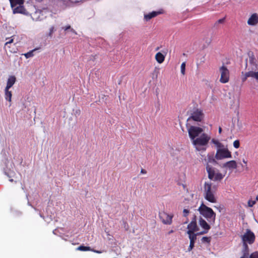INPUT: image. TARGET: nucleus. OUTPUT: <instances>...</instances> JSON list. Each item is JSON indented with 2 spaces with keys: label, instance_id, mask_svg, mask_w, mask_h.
I'll use <instances>...</instances> for the list:
<instances>
[{
  "label": "nucleus",
  "instance_id": "e433bc0d",
  "mask_svg": "<svg viewBox=\"0 0 258 258\" xmlns=\"http://www.w3.org/2000/svg\"><path fill=\"white\" fill-rule=\"evenodd\" d=\"M255 204V202L254 201L249 200L248 202V206L252 207Z\"/></svg>",
  "mask_w": 258,
  "mask_h": 258
},
{
  "label": "nucleus",
  "instance_id": "c85d7f7f",
  "mask_svg": "<svg viewBox=\"0 0 258 258\" xmlns=\"http://www.w3.org/2000/svg\"><path fill=\"white\" fill-rule=\"evenodd\" d=\"M211 238L210 237H203L202 238L201 241L203 243H207L209 244L211 242Z\"/></svg>",
  "mask_w": 258,
  "mask_h": 258
},
{
  "label": "nucleus",
  "instance_id": "c9c22d12",
  "mask_svg": "<svg viewBox=\"0 0 258 258\" xmlns=\"http://www.w3.org/2000/svg\"><path fill=\"white\" fill-rule=\"evenodd\" d=\"M225 17H224L222 19H220L216 22L215 25L223 23L225 22Z\"/></svg>",
  "mask_w": 258,
  "mask_h": 258
},
{
  "label": "nucleus",
  "instance_id": "ea45409f",
  "mask_svg": "<svg viewBox=\"0 0 258 258\" xmlns=\"http://www.w3.org/2000/svg\"><path fill=\"white\" fill-rule=\"evenodd\" d=\"M247 78H248V77H246V74H245L244 76L243 77H242V82H245L246 80V79H247Z\"/></svg>",
  "mask_w": 258,
  "mask_h": 258
},
{
  "label": "nucleus",
  "instance_id": "de8ad7c7",
  "mask_svg": "<svg viewBox=\"0 0 258 258\" xmlns=\"http://www.w3.org/2000/svg\"><path fill=\"white\" fill-rule=\"evenodd\" d=\"M92 57H93V60H95L96 58H95V56H92Z\"/></svg>",
  "mask_w": 258,
  "mask_h": 258
},
{
  "label": "nucleus",
  "instance_id": "aec40b11",
  "mask_svg": "<svg viewBox=\"0 0 258 258\" xmlns=\"http://www.w3.org/2000/svg\"><path fill=\"white\" fill-rule=\"evenodd\" d=\"M25 11V8L22 5H19V6L14 8L13 9V13H21L23 14L24 13V11Z\"/></svg>",
  "mask_w": 258,
  "mask_h": 258
},
{
  "label": "nucleus",
  "instance_id": "393cba45",
  "mask_svg": "<svg viewBox=\"0 0 258 258\" xmlns=\"http://www.w3.org/2000/svg\"><path fill=\"white\" fill-rule=\"evenodd\" d=\"M14 35L12 36L11 38H7L6 40H9L5 44V46H9V45H11L14 42Z\"/></svg>",
  "mask_w": 258,
  "mask_h": 258
},
{
  "label": "nucleus",
  "instance_id": "f8f14e48",
  "mask_svg": "<svg viewBox=\"0 0 258 258\" xmlns=\"http://www.w3.org/2000/svg\"><path fill=\"white\" fill-rule=\"evenodd\" d=\"M187 228L188 229L187 231V234H199V233H195V232H197L199 230V228L198 227L197 223L190 222L188 224Z\"/></svg>",
  "mask_w": 258,
  "mask_h": 258
},
{
  "label": "nucleus",
  "instance_id": "8fccbe9b",
  "mask_svg": "<svg viewBox=\"0 0 258 258\" xmlns=\"http://www.w3.org/2000/svg\"><path fill=\"white\" fill-rule=\"evenodd\" d=\"M159 47H157V48H156V50H159Z\"/></svg>",
  "mask_w": 258,
  "mask_h": 258
},
{
  "label": "nucleus",
  "instance_id": "49530a36",
  "mask_svg": "<svg viewBox=\"0 0 258 258\" xmlns=\"http://www.w3.org/2000/svg\"><path fill=\"white\" fill-rule=\"evenodd\" d=\"M218 132H219V134H221V132H222V128H221V127H219Z\"/></svg>",
  "mask_w": 258,
  "mask_h": 258
},
{
  "label": "nucleus",
  "instance_id": "f3484780",
  "mask_svg": "<svg viewBox=\"0 0 258 258\" xmlns=\"http://www.w3.org/2000/svg\"><path fill=\"white\" fill-rule=\"evenodd\" d=\"M16 81V78L15 76H10L7 81L6 88H11Z\"/></svg>",
  "mask_w": 258,
  "mask_h": 258
},
{
  "label": "nucleus",
  "instance_id": "a19ab883",
  "mask_svg": "<svg viewBox=\"0 0 258 258\" xmlns=\"http://www.w3.org/2000/svg\"><path fill=\"white\" fill-rule=\"evenodd\" d=\"M141 173L142 174H146L147 173V171L145 169H142L141 170Z\"/></svg>",
  "mask_w": 258,
  "mask_h": 258
},
{
  "label": "nucleus",
  "instance_id": "37998d69",
  "mask_svg": "<svg viewBox=\"0 0 258 258\" xmlns=\"http://www.w3.org/2000/svg\"><path fill=\"white\" fill-rule=\"evenodd\" d=\"M174 232V230L171 229V230H170L169 231H168V232L167 233V234L168 235H170L171 234V233H173Z\"/></svg>",
  "mask_w": 258,
  "mask_h": 258
},
{
  "label": "nucleus",
  "instance_id": "f03ea898",
  "mask_svg": "<svg viewBox=\"0 0 258 258\" xmlns=\"http://www.w3.org/2000/svg\"><path fill=\"white\" fill-rule=\"evenodd\" d=\"M202 162L206 165V168L208 174V178L210 179H213L215 174V168L209 165V163L213 164H217L216 158H214L212 155H207V157L205 155H201Z\"/></svg>",
  "mask_w": 258,
  "mask_h": 258
},
{
  "label": "nucleus",
  "instance_id": "a18cd8bd",
  "mask_svg": "<svg viewBox=\"0 0 258 258\" xmlns=\"http://www.w3.org/2000/svg\"><path fill=\"white\" fill-rule=\"evenodd\" d=\"M255 79L258 82V72H256V74L255 75Z\"/></svg>",
  "mask_w": 258,
  "mask_h": 258
},
{
  "label": "nucleus",
  "instance_id": "412c9836",
  "mask_svg": "<svg viewBox=\"0 0 258 258\" xmlns=\"http://www.w3.org/2000/svg\"><path fill=\"white\" fill-rule=\"evenodd\" d=\"M12 8H14L17 5H21L24 3V0H9Z\"/></svg>",
  "mask_w": 258,
  "mask_h": 258
},
{
  "label": "nucleus",
  "instance_id": "72a5a7b5",
  "mask_svg": "<svg viewBox=\"0 0 258 258\" xmlns=\"http://www.w3.org/2000/svg\"><path fill=\"white\" fill-rule=\"evenodd\" d=\"M6 50H8L11 53H15L16 51L15 49H11V45H9V46H5Z\"/></svg>",
  "mask_w": 258,
  "mask_h": 258
},
{
  "label": "nucleus",
  "instance_id": "f257e3e1",
  "mask_svg": "<svg viewBox=\"0 0 258 258\" xmlns=\"http://www.w3.org/2000/svg\"><path fill=\"white\" fill-rule=\"evenodd\" d=\"M210 140L211 137L209 135L203 133L201 136L193 140L192 144L196 151L202 153L206 151Z\"/></svg>",
  "mask_w": 258,
  "mask_h": 258
},
{
  "label": "nucleus",
  "instance_id": "b1692460",
  "mask_svg": "<svg viewBox=\"0 0 258 258\" xmlns=\"http://www.w3.org/2000/svg\"><path fill=\"white\" fill-rule=\"evenodd\" d=\"M224 176V175H223L222 173L217 172L214 174V178L212 180L214 181H220L221 180Z\"/></svg>",
  "mask_w": 258,
  "mask_h": 258
},
{
  "label": "nucleus",
  "instance_id": "4be33fe9",
  "mask_svg": "<svg viewBox=\"0 0 258 258\" xmlns=\"http://www.w3.org/2000/svg\"><path fill=\"white\" fill-rule=\"evenodd\" d=\"M211 143L214 144L217 149H221L225 146L222 143L220 142L219 140L215 139H212Z\"/></svg>",
  "mask_w": 258,
  "mask_h": 258
},
{
  "label": "nucleus",
  "instance_id": "a878e982",
  "mask_svg": "<svg viewBox=\"0 0 258 258\" xmlns=\"http://www.w3.org/2000/svg\"><path fill=\"white\" fill-rule=\"evenodd\" d=\"M77 249L79 250H81V251H89V250H91V249L90 247H89V246H83V245H81V246H79L77 248Z\"/></svg>",
  "mask_w": 258,
  "mask_h": 258
},
{
  "label": "nucleus",
  "instance_id": "0eeeda50",
  "mask_svg": "<svg viewBox=\"0 0 258 258\" xmlns=\"http://www.w3.org/2000/svg\"><path fill=\"white\" fill-rule=\"evenodd\" d=\"M189 137L191 141L200 137L199 135L203 132V129L200 127L190 125L187 129Z\"/></svg>",
  "mask_w": 258,
  "mask_h": 258
},
{
  "label": "nucleus",
  "instance_id": "20e7f679",
  "mask_svg": "<svg viewBox=\"0 0 258 258\" xmlns=\"http://www.w3.org/2000/svg\"><path fill=\"white\" fill-rule=\"evenodd\" d=\"M204 197L208 201L212 203H216V199L214 195V192L212 189V183L206 182L204 186Z\"/></svg>",
  "mask_w": 258,
  "mask_h": 258
},
{
  "label": "nucleus",
  "instance_id": "f704fd0d",
  "mask_svg": "<svg viewBox=\"0 0 258 258\" xmlns=\"http://www.w3.org/2000/svg\"><path fill=\"white\" fill-rule=\"evenodd\" d=\"M63 29L64 30V31H67L69 29H71L72 32L76 34V32H75V31L73 29L71 28V26L70 25H68V26H67L63 27Z\"/></svg>",
  "mask_w": 258,
  "mask_h": 258
},
{
  "label": "nucleus",
  "instance_id": "423d86ee",
  "mask_svg": "<svg viewBox=\"0 0 258 258\" xmlns=\"http://www.w3.org/2000/svg\"><path fill=\"white\" fill-rule=\"evenodd\" d=\"M255 235L253 232L249 229H247L246 232L241 236L243 246H248V244H252L255 240Z\"/></svg>",
  "mask_w": 258,
  "mask_h": 258
},
{
  "label": "nucleus",
  "instance_id": "c03bdc74",
  "mask_svg": "<svg viewBox=\"0 0 258 258\" xmlns=\"http://www.w3.org/2000/svg\"><path fill=\"white\" fill-rule=\"evenodd\" d=\"M253 55H252L251 57H250V61L251 63L253 61Z\"/></svg>",
  "mask_w": 258,
  "mask_h": 258
},
{
  "label": "nucleus",
  "instance_id": "bb28decb",
  "mask_svg": "<svg viewBox=\"0 0 258 258\" xmlns=\"http://www.w3.org/2000/svg\"><path fill=\"white\" fill-rule=\"evenodd\" d=\"M245 74H246V77H248V78L251 77L253 78H255L256 72L249 71L248 72L245 73Z\"/></svg>",
  "mask_w": 258,
  "mask_h": 258
},
{
  "label": "nucleus",
  "instance_id": "4468645a",
  "mask_svg": "<svg viewBox=\"0 0 258 258\" xmlns=\"http://www.w3.org/2000/svg\"><path fill=\"white\" fill-rule=\"evenodd\" d=\"M248 25L255 26L258 24V14L254 13L251 15L247 21Z\"/></svg>",
  "mask_w": 258,
  "mask_h": 258
},
{
  "label": "nucleus",
  "instance_id": "6ab92c4d",
  "mask_svg": "<svg viewBox=\"0 0 258 258\" xmlns=\"http://www.w3.org/2000/svg\"><path fill=\"white\" fill-rule=\"evenodd\" d=\"M155 59L159 63H162L165 60V56L161 52H157L155 55Z\"/></svg>",
  "mask_w": 258,
  "mask_h": 258
},
{
  "label": "nucleus",
  "instance_id": "cd10ccee",
  "mask_svg": "<svg viewBox=\"0 0 258 258\" xmlns=\"http://www.w3.org/2000/svg\"><path fill=\"white\" fill-rule=\"evenodd\" d=\"M34 51H35V49L31 50V51L28 52L27 53L24 54V55L26 58L31 57L32 56H33V55H34L33 52Z\"/></svg>",
  "mask_w": 258,
  "mask_h": 258
},
{
  "label": "nucleus",
  "instance_id": "3c124183",
  "mask_svg": "<svg viewBox=\"0 0 258 258\" xmlns=\"http://www.w3.org/2000/svg\"><path fill=\"white\" fill-rule=\"evenodd\" d=\"M10 181L11 182H12V181H13V179H10Z\"/></svg>",
  "mask_w": 258,
  "mask_h": 258
},
{
  "label": "nucleus",
  "instance_id": "dca6fc26",
  "mask_svg": "<svg viewBox=\"0 0 258 258\" xmlns=\"http://www.w3.org/2000/svg\"><path fill=\"white\" fill-rule=\"evenodd\" d=\"M162 13V12L161 11H153L151 13H150L148 14H146L144 15V19L146 20V21H149L150 20V19H151L152 18H154V17H155L156 16H157V15L160 14Z\"/></svg>",
  "mask_w": 258,
  "mask_h": 258
},
{
  "label": "nucleus",
  "instance_id": "7c9ffc66",
  "mask_svg": "<svg viewBox=\"0 0 258 258\" xmlns=\"http://www.w3.org/2000/svg\"><path fill=\"white\" fill-rule=\"evenodd\" d=\"M249 258H258V251H254L251 253Z\"/></svg>",
  "mask_w": 258,
  "mask_h": 258
},
{
  "label": "nucleus",
  "instance_id": "79ce46f5",
  "mask_svg": "<svg viewBox=\"0 0 258 258\" xmlns=\"http://www.w3.org/2000/svg\"><path fill=\"white\" fill-rule=\"evenodd\" d=\"M92 250L97 253H101L102 252V251H99V250Z\"/></svg>",
  "mask_w": 258,
  "mask_h": 258
},
{
  "label": "nucleus",
  "instance_id": "09e8293b",
  "mask_svg": "<svg viewBox=\"0 0 258 258\" xmlns=\"http://www.w3.org/2000/svg\"><path fill=\"white\" fill-rule=\"evenodd\" d=\"M243 162L246 164L247 163V162L244 159H243Z\"/></svg>",
  "mask_w": 258,
  "mask_h": 258
},
{
  "label": "nucleus",
  "instance_id": "2eb2a0df",
  "mask_svg": "<svg viewBox=\"0 0 258 258\" xmlns=\"http://www.w3.org/2000/svg\"><path fill=\"white\" fill-rule=\"evenodd\" d=\"M190 240L189 245L188 247V251H191L194 247L195 241L197 239V236L198 234H188Z\"/></svg>",
  "mask_w": 258,
  "mask_h": 258
},
{
  "label": "nucleus",
  "instance_id": "6e6552de",
  "mask_svg": "<svg viewBox=\"0 0 258 258\" xmlns=\"http://www.w3.org/2000/svg\"><path fill=\"white\" fill-rule=\"evenodd\" d=\"M219 71L220 73V82L223 84L228 82L230 76L228 69L225 66H223L220 68Z\"/></svg>",
  "mask_w": 258,
  "mask_h": 258
},
{
  "label": "nucleus",
  "instance_id": "c756f323",
  "mask_svg": "<svg viewBox=\"0 0 258 258\" xmlns=\"http://www.w3.org/2000/svg\"><path fill=\"white\" fill-rule=\"evenodd\" d=\"M185 66L186 63L185 62H183L181 64V73L184 75L185 74Z\"/></svg>",
  "mask_w": 258,
  "mask_h": 258
},
{
  "label": "nucleus",
  "instance_id": "603ef678",
  "mask_svg": "<svg viewBox=\"0 0 258 258\" xmlns=\"http://www.w3.org/2000/svg\"><path fill=\"white\" fill-rule=\"evenodd\" d=\"M187 222H188V220H187L185 221V223H187Z\"/></svg>",
  "mask_w": 258,
  "mask_h": 258
},
{
  "label": "nucleus",
  "instance_id": "9d476101",
  "mask_svg": "<svg viewBox=\"0 0 258 258\" xmlns=\"http://www.w3.org/2000/svg\"><path fill=\"white\" fill-rule=\"evenodd\" d=\"M204 117V114L202 110L201 109H197L191 113V116L188 118V120L192 119L196 121H201Z\"/></svg>",
  "mask_w": 258,
  "mask_h": 258
},
{
  "label": "nucleus",
  "instance_id": "7ed1b4c3",
  "mask_svg": "<svg viewBox=\"0 0 258 258\" xmlns=\"http://www.w3.org/2000/svg\"><path fill=\"white\" fill-rule=\"evenodd\" d=\"M200 214L206 218L210 223H215L216 220V213L213 210L204 203H202L198 209Z\"/></svg>",
  "mask_w": 258,
  "mask_h": 258
},
{
  "label": "nucleus",
  "instance_id": "9b49d317",
  "mask_svg": "<svg viewBox=\"0 0 258 258\" xmlns=\"http://www.w3.org/2000/svg\"><path fill=\"white\" fill-rule=\"evenodd\" d=\"M199 224L203 229V231L199 233L200 235L207 233L211 228L210 225L202 217H200L199 220Z\"/></svg>",
  "mask_w": 258,
  "mask_h": 258
},
{
  "label": "nucleus",
  "instance_id": "58836bf2",
  "mask_svg": "<svg viewBox=\"0 0 258 258\" xmlns=\"http://www.w3.org/2000/svg\"><path fill=\"white\" fill-rule=\"evenodd\" d=\"M191 222L197 223V216L195 215H194Z\"/></svg>",
  "mask_w": 258,
  "mask_h": 258
},
{
  "label": "nucleus",
  "instance_id": "a211bd4d",
  "mask_svg": "<svg viewBox=\"0 0 258 258\" xmlns=\"http://www.w3.org/2000/svg\"><path fill=\"white\" fill-rule=\"evenodd\" d=\"M10 88H5V98L6 100L10 103L12 102V92L10 91Z\"/></svg>",
  "mask_w": 258,
  "mask_h": 258
},
{
  "label": "nucleus",
  "instance_id": "5701e85b",
  "mask_svg": "<svg viewBox=\"0 0 258 258\" xmlns=\"http://www.w3.org/2000/svg\"><path fill=\"white\" fill-rule=\"evenodd\" d=\"M242 256L240 258H248L249 256V248L248 246H243L242 250Z\"/></svg>",
  "mask_w": 258,
  "mask_h": 258
},
{
  "label": "nucleus",
  "instance_id": "4c0bfd02",
  "mask_svg": "<svg viewBox=\"0 0 258 258\" xmlns=\"http://www.w3.org/2000/svg\"><path fill=\"white\" fill-rule=\"evenodd\" d=\"M54 27L53 26H52L50 28V30H49V36H51L52 34L53 33V31H54Z\"/></svg>",
  "mask_w": 258,
  "mask_h": 258
},
{
  "label": "nucleus",
  "instance_id": "1a4fd4ad",
  "mask_svg": "<svg viewBox=\"0 0 258 258\" xmlns=\"http://www.w3.org/2000/svg\"><path fill=\"white\" fill-rule=\"evenodd\" d=\"M159 217L162 222L166 225H171L172 223L173 215H170L162 211L159 212Z\"/></svg>",
  "mask_w": 258,
  "mask_h": 258
},
{
  "label": "nucleus",
  "instance_id": "39448f33",
  "mask_svg": "<svg viewBox=\"0 0 258 258\" xmlns=\"http://www.w3.org/2000/svg\"><path fill=\"white\" fill-rule=\"evenodd\" d=\"M231 157V152L225 146L221 149H217L215 156V158L218 160Z\"/></svg>",
  "mask_w": 258,
  "mask_h": 258
},
{
  "label": "nucleus",
  "instance_id": "473e14b6",
  "mask_svg": "<svg viewBox=\"0 0 258 258\" xmlns=\"http://www.w3.org/2000/svg\"><path fill=\"white\" fill-rule=\"evenodd\" d=\"M189 213V211L188 209H184L183 210V216L184 217H187Z\"/></svg>",
  "mask_w": 258,
  "mask_h": 258
},
{
  "label": "nucleus",
  "instance_id": "2f4dec72",
  "mask_svg": "<svg viewBox=\"0 0 258 258\" xmlns=\"http://www.w3.org/2000/svg\"><path fill=\"white\" fill-rule=\"evenodd\" d=\"M233 146L236 149L238 148L240 146L239 141L238 140L234 141L233 142Z\"/></svg>",
  "mask_w": 258,
  "mask_h": 258
},
{
  "label": "nucleus",
  "instance_id": "ddd939ff",
  "mask_svg": "<svg viewBox=\"0 0 258 258\" xmlns=\"http://www.w3.org/2000/svg\"><path fill=\"white\" fill-rule=\"evenodd\" d=\"M221 167L230 170L235 169L237 168V164L235 160H231L224 163Z\"/></svg>",
  "mask_w": 258,
  "mask_h": 258
}]
</instances>
